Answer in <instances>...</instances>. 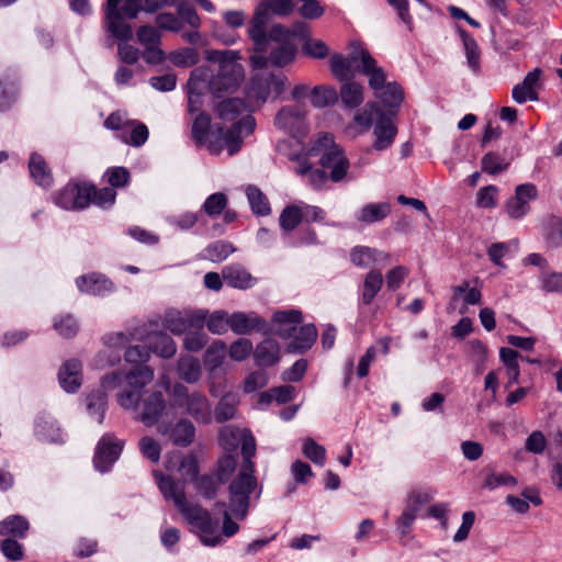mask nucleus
Returning <instances> with one entry per match:
<instances>
[{
    "instance_id": "1",
    "label": "nucleus",
    "mask_w": 562,
    "mask_h": 562,
    "mask_svg": "<svg viewBox=\"0 0 562 562\" xmlns=\"http://www.w3.org/2000/svg\"><path fill=\"white\" fill-rule=\"evenodd\" d=\"M125 361L134 368L128 372L114 371L102 378L104 389H120L116 397L122 408H136L140 390L154 379V370L146 363L150 352L143 346H131L125 351Z\"/></svg>"
},
{
    "instance_id": "2",
    "label": "nucleus",
    "mask_w": 562,
    "mask_h": 562,
    "mask_svg": "<svg viewBox=\"0 0 562 562\" xmlns=\"http://www.w3.org/2000/svg\"><path fill=\"white\" fill-rule=\"evenodd\" d=\"M228 505L216 503L211 514V527H239L238 521H243L251 505L252 497L258 499L261 488L254 473L239 471L236 477L231 482Z\"/></svg>"
},
{
    "instance_id": "3",
    "label": "nucleus",
    "mask_w": 562,
    "mask_h": 562,
    "mask_svg": "<svg viewBox=\"0 0 562 562\" xmlns=\"http://www.w3.org/2000/svg\"><path fill=\"white\" fill-rule=\"evenodd\" d=\"M297 33L282 24H274L266 31L265 46L260 48L252 42L254 53L249 57L251 66L256 69H263L268 65L284 67L292 63L296 55V46L292 38Z\"/></svg>"
},
{
    "instance_id": "4",
    "label": "nucleus",
    "mask_w": 562,
    "mask_h": 562,
    "mask_svg": "<svg viewBox=\"0 0 562 562\" xmlns=\"http://www.w3.org/2000/svg\"><path fill=\"white\" fill-rule=\"evenodd\" d=\"M215 110L222 121L234 122L229 130L225 131L222 126L216 128L218 138L223 139L229 155H234L240 149L243 138L254 132L256 121L249 114V105L239 98L223 100Z\"/></svg>"
},
{
    "instance_id": "5",
    "label": "nucleus",
    "mask_w": 562,
    "mask_h": 562,
    "mask_svg": "<svg viewBox=\"0 0 562 562\" xmlns=\"http://www.w3.org/2000/svg\"><path fill=\"white\" fill-rule=\"evenodd\" d=\"M272 322L279 327L274 333L283 339L293 337L288 345V351L303 353L308 350L317 338V329L313 324H305L297 328L302 322V313L297 310L277 311L272 315Z\"/></svg>"
},
{
    "instance_id": "6",
    "label": "nucleus",
    "mask_w": 562,
    "mask_h": 562,
    "mask_svg": "<svg viewBox=\"0 0 562 562\" xmlns=\"http://www.w3.org/2000/svg\"><path fill=\"white\" fill-rule=\"evenodd\" d=\"M104 11L106 32L120 41H128L133 32L125 20L135 19L139 12H145V2L144 0H106Z\"/></svg>"
},
{
    "instance_id": "7",
    "label": "nucleus",
    "mask_w": 562,
    "mask_h": 562,
    "mask_svg": "<svg viewBox=\"0 0 562 562\" xmlns=\"http://www.w3.org/2000/svg\"><path fill=\"white\" fill-rule=\"evenodd\" d=\"M158 487L166 499H171L187 522L194 527H211V513L201 505L187 501L183 487L171 476L156 473Z\"/></svg>"
},
{
    "instance_id": "8",
    "label": "nucleus",
    "mask_w": 562,
    "mask_h": 562,
    "mask_svg": "<svg viewBox=\"0 0 562 562\" xmlns=\"http://www.w3.org/2000/svg\"><path fill=\"white\" fill-rule=\"evenodd\" d=\"M294 8L295 3L293 0H262L248 25L247 32L251 42H256L257 46L262 48L271 14L282 18L288 16L294 11Z\"/></svg>"
},
{
    "instance_id": "9",
    "label": "nucleus",
    "mask_w": 562,
    "mask_h": 562,
    "mask_svg": "<svg viewBox=\"0 0 562 562\" xmlns=\"http://www.w3.org/2000/svg\"><path fill=\"white\" fill-rule=\"evenodd\" d=\"M311 155H321L319 164L324 169H330L333 182H340L349 169V160L340 146L334 143L330 134H322L310 150Z\"/></svg>"
},
{
    "instance_id": "10",
    "label": "nucleus",
    "mask_w": 562,
    "mask_h": 562,
    "mask_svg": "<svg viewBox=\"0 0 562 562\" xmlns=\"http://www.w3.org/2000/svg\"><path fill=\"white\" fill-rule=\"evenodd\" d=\"M171 394L175 407L184 409V412L198 423H211V404L203 393L198 391L190 393L186 385L176 383L172 387Z\"/></svg>"
},
{
    "instance_id": "11",
    "label": "nucleus",
    "mask_w": 562,
    "mask_h": 562,
    "mask_svg": "<svg viewBox=\"0 0 562 562\" xmlns=\"http://www.w3.org/2000/svg\"><path fill=\"white\" fill-rule=\"evenodd\" d=\"M202 71V76L206 77V88L217 98L222 93L234 91L241 79L240 67L234 61L222 60L218 70L210 79H207L206 71Z\"/></svg>"
},
{
    "instance_id": "12",
    "label": "nucleus",
    "mask_w": 562,
    "mask_h": 562,
    "mask_svg": "<svg viewBox=\"0 0 562 562\" xmlns=\"http://www.w3.org/2000/svg\"><path fill=\"white\" fill-rule=\"evenodd\" d=\"M285 88V77L273 74H257L251 78L248 97L259 103L276 100Z\"/></svg>"
},
{
    "instance_id": "13",
    "label": "nucleus",
    "mask_w": 562,
    "mask_h": 562,
    "mask_svg": "<svg viewBox=\"0 0 562 562\" xmlns=\"http://www.w3.org/2000/svg\"><path fill=\"white\" fill-rule=\"evenodd\" d=\"M87 183L69 182L53 195L54 203L67 211H80L90 205V192Z\"/></svg>"
},
{
    "instance_id": "14",
    "label": "nucleus",
    "mask_w": 562,
    "mask_h": 562,
    "mask_svg": "<svg viewBox=\"0 0 562 562\" xmlns=\"http://www.w3.org/2000/svg\"><path fill=\"white\" fill-rule=\"evenodd\" d=\"M206 321L204 310H183L168 312L165 326L175 335H182L193 329H203Z\"/></svg>"
},
{
    "instance_id": "15",
    "label": "nucleus",
    "mask_w": 562,
    "mask_h": 562,
    "mask_svg": "<svg viewBox=\"0 0 562 562\" xmlns=\"http://www.w3.org/2000/svg\"><path fill=\"white\" fill-rule=\"evenodd\" d=\"M165 408L166 401L160 391H144L142 389L138 405L132 409L138 412L136 416L138 420L146 426H153L158 422Z\"/></svg>"
},
{
    "instance_id": "16",
    "label": "nucleus",
    "mask_w": 562,
    "mask_h": 562,
    "mask_svg": "<svg viewBox=\"0 0 562 562\" xmlns=\"http://www.w3.org/2000/svg\"><path fill=\"white\" fill-rule=\"evenodd\" d=\"M274 125L294 138L307 134L305 111L300 105L283 106L274 117Z\"/></svg>"
},
{
    "instance_id": "17",
    "label": "nucleus",
    "mask_w": 562,
    "mask_h": 562,
    "mask_svg": "<svg viewBox=\"0 0 562 562\" xmlns=\"http://www.w3.org/2000/svg\"><path fill=\"white\" fill-rule=\"evenodd\" d=\"M122 450L123 441L116 439L110 434L102 436L97 445L93 457L95 469L102 473L108 472L112 468L113 463L120 458Z\"/></svg>"
},
{
    "instance_id": "18",
    "label": "nucleus",
    "mask_w": 562,
    "mask_h": 562,
    "mask_svg": "<svg viewBox=\"0 0 562 562\" xmlns=\"http://www.w3.org/2000/svg\"><path fill=\"white\" fill-rule=\"evenodd\" d=\"M211 117L205 112H200L192 124V138L198 145H207L212 153H218L224 146L223 139L218 138L217 132L210 133Z\"/></svg>"
},
{
    "instance_id": "19",
    "label": "nucleus",
    "mask_w": 562,
    "mask_h": 562,
    "mask_svg": "<svg viewBox=\"0 0 562 562\" xmlns=\"http://www.w3.org/2000/svg\"><path fill=\"white\" fill-rule=\"evenodd\" d=\"M538 195V190L532 183L519 184L515 189V195L506 203V212L510 218H521L529 212V202Z\"/></svg>"
},
{
    "instance_id": "20",
    "label": "nucleus",
    "mask_w": 562,
    "mask_h": 562,
    "mask_svg": "<svg viewBox=\"0 0 562 562\" xmlns=\"http://www.w3.org/2000/svg\"><path fill=\"white\" fill-rule=\"evenodd\" d=\"M188 467V473L192 475V481L196 492L205 498L212 499L217 495V488L222 482L215 474L199 475L198 462L195 458L190 457L181 463V468Z\"/></svg>"
},
{
    "instance_id": "21",
    "label": "nucleus",
    "mask_w": 562,
    "mask_h": 562,
    "mask_svg": "<svg viewBox=\"0 0 562 562\" xmlns=\"http://www.w3.org/2000/svg\"><path fill=\"white\" fill-rule=\"evenodd\" d=\"M434 498V493L427 490H413L406 499V507L403 514L398 517V527H411L422 506L428 504Z\"/></svg>"
},
{
    "instance_id": "22",
    "label": "nucleus",
    "mask_w": 562,
    "mask_h": 562,
    "mask_svg": "<svg viewBox=\"0 0 562 562\" xmlns=\"http://www.w3.org/2000/svg\"><path fill=\"white\" fill-rule=\"evenodd\" d=\"M366 49H353L347 57L340 54H334L330 57V69L333 75L344 81L350 80L357 71V66L361 65V55Z\"/></svg>"
},
{
    "instance_id": "23",
    "label": "nucleus",
    "mask_w": 562,
    "mask_h": 562,
    "mask_svg": "<svg viewBox=\"0 0 562 562\" xmlns=\"http://www.w3.org/2000/svg\"><path fill=\"white\" fill-rule=\"evenodd\" d=\"M541 76L542 70L540 68L529 71L520 83L514 86L512 90L514 101L519 104L527 101H537L539 99L537 89L540 88Z\"/></svg>"
},
{
    "instance_id": "24",
    "label": "nucleus",
    "mask_w": 562,
    "mask_h": 562,
    "mask_svg": "<svg viewBox=\"0 0 562 562\" xmlns=\"http://www.w3.org/2000/svg\"><path fill=\"white\" fill-rule=\"evenodd\" d=\"M357 71L369 77V87L374 91V94L387 83L383 68L376 65V60L369 52L362 53L361 65L357 66Z\"/></svg>"
},
{
    "instance_id": "25",
    "label": "nucleus",
    "mask_w": 562,
    "mask_h": 562,
    "mask_svg": "<svg viewBox=\"0 0 562 562\" xmlns=\"http://www.w3.org/2000/svg\"><path fill=\"white\" fill-rule=\"evenodd\" d=\"M82 364L77 359H69L63 363L58 371V381L67 393H75L82 383Z\"/></svg>"
},
{
    "instance_id": "26",
    "label": "nucleus",
    "mask_w": 562,
    "mask_h": 562,
    "mask_svg": "<svg viewBox=\"0 0 562 562\" xmlns=\"http://www.w3.org/2000/svg\"><path fill=\"white\" fill-rule=\"evenodd\" d=\"M396 134L397 127L392 120L385 114H381L374 122L373 135L375 139L372 147L378 151L385 150L394 143Z\"/></svg>"
},
{
    "instance_id": "27",
    "label": "nucleus",
    "mask_w": 562,
    "mask_h": 562,
    "mask_svg": "<svg viewBox=\"0 0 562 562\" xmlns=\"http://www.w3.org/2000/svg\"><path fill=\"white\" fill-rule=\"evenodd\" d=\"M76 284L80 292L91 295H105L114 291L113 282L95 272L77 278Z\"/></svg>"
},
{
    "instance_id": "28",
    "label": "nucleus",
    "mask_w": 562,
    "mask_h": 562,
    "mask_svg": "<svg viewBox=\"0 0 562 562\" xmlns=\"http://www.w3.org/2000/svg\"><path fill=\"white\" fill-rule=\"evenodd\" d=\"M224 282L234 289L247 290L252 288L257 280L239 263H232L222 269Z\"/></svg>"
},
{
    "instance_id": "29",
    "label": "nucleus",
    "mask_w": 562,
    "mask_h": 562,
    "mask_svg": "<svg viewBox=\"0 0 562 562\" xmlns=\"http://www.w3.org/2000/svg\"><path fill=\"white\" fill-rule=\"evenodd\" d=\"M34 432L42 441L52 443L63 441V435L56 419L44 412L40 413L35 418Z\"/></svg>"
},
{
    "instance_id": "30",
    "label": "nucleus",
    "mask_w": 562,
    "mask_h": 562,
    "mask_svg": "<svg viewBox=\"0 0 562 562\" xmlns=\"http://www.w3.org/2000/svg\"><path fill=\"white\" fill-rule=\"evenodd\" d=\"M229 328L238 335L248 334L251 330L266 331L267 324L256 313L236 312L229 316Z\"/></svg>"
},
{
    "instance_id": "31",
    "label": "nucleus",
    "mask_w": 562,
    "mask_h": 562,
    "mask_svg": "<svg viewBox=\"0 0 562 562\" xmlns=\"http://www.w3.org/2000/svg\"><path fill=\"white\" fill-rule=\"evenodd\" d=\"M202 69H194L188 81V111L200 112L203 104V91L206 89V77Z\"/></svg>"
},
{
    "instance_id": "32",
    "label": "nucleus",
    "mask_w": 562,
    "mask_h": 562,
    "mask_svg": "<svg viewBox=\"0 0 562 562\" xmlns=\"http://www.w3.org/2000/svg\"><path fill=\"white\" fill-rule=\"evenodd\" d=\"M304 214L301 211L300 203L286 205L280 213L279 225L282 231V240L291 239L292 233L303 222Z\"/></svg>"
},
{
    "instance_id": "33",
    "label": "nucleus",
    "mask_w": 562,
    "mask_h": 562,
    "mask_svg": "<svg viewBox=\"0 0 562 562\" xmlns=\"http://www.w3.org/2000/svg\"><path fill=\"white\" fill-rule=\"evenodd\" d=\"M390 213L389 202L368 203L356 213L355 217L358 222L369 225L383 221Z\"/></svg>"
},
{
    "instance_id": "34",
    "label": "nucleus",
    "mask_w": 562,
    "mask_h": 562,
    "mask_svg": "<svg viewBox=\"0 0 562 562\" xmlns=\"http://www.w3.org/2000/svg\"><path fill=\"white\" fill-rule=\"evenodd\" d=\"M113 389H104L101 384V389L89 393L86 397V408L88 414L94 418L99 424L103 423L104 414L108 406L106 391Z\"/></svg>"
},
{
    "instance_id": "35",
    "label": "nucleus",
    "mask_w": 562,
    "mask_h": 562,
    "mask_svg": "<svg viewBox=\"0 0 562 562\" xmlns=\"http://www.w3.org/2000/svg\"><path fill=\"white\" fill-rule=\"evenodd\" d=\"M256 363L259 367H270L276 364L280 359L279 344L273 339H265L254 351Z\"/></svg>"
},
{
    "instance_id": "36",
    "label": "nucleus",
    "mask_w": 562,
    "mask_h": 562,
    "mask_svg": "<svg viewBox=\"0 0 562 562\" xmlns=\"http://www.w3.org/2000/svg\"><path fill=\"white\" fill-rule=\"evenodd\" d=\"M29 170L36 184L48 188L53 183V176L43 156L33 153L29 160Z\"/></svg>"
},
{
    "instance_id": "37",
    "label": "nucleus",
    "mask_w": 562,
    "mask_h": 562,
    "mask_svg": "<svg viewBox=\"0 0 562 562\" xmlns=\"http://www.w3.org/2000/svg\"><path fill=\"white\" fill-rule=\"evenodd\" d=\"M148 347L150 351L161 358H171L177 352V346L173 339L164 331H156L148 336Z\"/></svg>"
},
{
    "instance_id": "38",
    "label": "nucleus",
    "mask_w": 562,
    "mask_h": 562,
    "mask_svg": "<svg viewBox=\"0 0 562 562\" xmlns=\"http://www.w3.org/2000/svg\"><path fill=\"white\" fill-rule=\"evenodd\" d=\"M148 128L144 123L130 121L124 124L121 138L124 143L139 147L148 139Z\"/></svg>"
},
{
    "instance_id": "39",
    "label": "nucleus",
    "mask_w": 562,
    "mask_h": 562,
    "mask_svg": "<svg viewBox=\"0 0 562 562\" xmlns=\"http://www.w3.org/2000/svg\"><path fill=\"white\" fill-rule=\"evenodd\" d=\"M177 372L179 378L187 383H195L202 375L199 359L192 356H181L178 360Z\"/></svg>"
},
{
    "instance_id": "40",
    "label": "nucleus",
    "mask_w": 562,
    "mask_h": 562,
    "mask_svg": "<svg viewBox=\"0 0 562 562\" xmlns=\"http://www.w3.org/2000/svg\"><path fill=\"white\" fill-rule=\"evenodd\" d=\"M383 285V276L380 270H371L367 273L362 292H361V302L364 305H370L376 294L380 292L381 288Z\"/></svg>"
},
{
    "instance_id": "41",
    "label": "nucleus",
    "mask_w": 562,
    "mask_h": 562,
    "mask_svg": "<svg viewBox=\"0 0 562 562\" xmlns=\"http://www.w3.org/2000/svg\"><path fill=\"white\" fill-rule=\"evenodd\" d=\"M458 32L463 43L468 66L473 72L476 74L480 70L481 57L479 45L474 37L465 30L459 27Z\"/></svg>"
},
{
    "instance_id": "42",
    "label": "nucleus",
    "mask_w": 562,
    "mask_h": 562,
    "mask_svg": "<svg viewBox=\"0 0 562 562\" xmlns=\"http://www.w3.org/2000/svg\"><path fill=\"white\" fill-rule=\"evenodd\" d=\"M247 200L251 211L259 216H267L271 213V207L266 194L256 186L250 184L246 189Z\"/></svg>"
},
{
    "instance_id": "43",
    "label": "nucleus",
    "mask_w": 562,
    "mask_h": 562,
    "mask_svg": "<svg viewBox=\"0 0 562 562\" xmlns=\"http://www.w3.org/2000/svg\"><path fill=\"white\" fill-rule=\"evenodd\" d=\"M195 436V428L188 419H180L170 431L171 441L179 447L189 446Z\"/></svg>"
},
{
    "instance_id": "44",
    "label": "nucleus",
    "mask_w": 562,
    "mask_h": 562,
    "mask_svg": "<svg viewBox=\"0 0 562 562\" xmlns=\"http://www.w3.org/2000/svg\"><path fill=\"white\" fill-rule=\"evenodd\" d=\"M13 538L0 542L1 552L12 561H21L24 557L23 547L14 538H24V529H10Z\"/></svg>"
},
{
    "instance_id": "45",
    "label": "nucleus",
    "mask_w": 562,
    "mask_h": 562,
    "mask_svg": "<svg viewBox=\"0 0 562 562\" xmlns=\"http://www.w3.org/2000/svg\"><path fill=\"white\" fill-rule=\"evenodd\" d=\"M543 237L549 247L558 248L562 246V218L549 216L543 225Z\"/></svg>"
},
{
    "instance_id": "46",
    "label": "nucleus",
    "mask_w": 562,
    "mask_h": 562,
    "mask_svg": "<svg viewBox=\"0 0 562 562\" xmlns=\"http://www.w3.org/2000/svg\"><path fill=\"white\" fill-rule=\"evenodd\" d=\"M339 95L347 108H358L363 101V87L355 81L346 82L341 86Z\"/></svg>"
},
{
    "instance_id": "47",
    "label": "nucleus",
    "mask_w": 562,
    "mask_h": 562,
    "mask_svg": "<svg viewBox=\"0 0 562 562\" xmlns=\"http://www.w3.org/2000/svg\"><path fill=\"white\" fill-rule=\"evenodd\" d=\"M387 108H400L404 99L402 87L396 82H387L376 94H374Z\"/></svg>"
},
{
    "instance_id": "48",
    "label": "nucleus",
    "mask_w": 562,
    "mask_h": 562,
    "mask_svg": "<svg viewBox=\"0 0 562 562\" xmlns=\"http://www.w3.org/2000/svg\"><path fill=\"white\" fill-rule=\"evenodd\" d=\"M202 544L215 547L224 539L233 537L238 529H193Z\"/></svg>"
},
{
    "instance_id": "49",
    "label": "nucleus",
    "mask_w": 562,
    "mask_h": 562,
    "mask_svg": "<svg viewBox=\"0 0 562 562\" xmlns=\"http://www.w3.org/2000/svg\"><path fill=\"white\" fill-rule=\"evenodd\" d=\"M238 398L234 394L224 395L217 403L214 414L217 423H224L235 417Z\"/></svg>"
},
{
    "instance_id": "50",
    "label": "nucleus",
    "mask_w": 562,
    "mask_h": 562,
    "mask_svg": "<svg viewBox=\"0 0 562 562\" xmlns=\"http://www.w3.org/2000/svg\"><path fill=\"white\" fill-rule=\"evenodd\" d=\"M338 93L336 89L325 86H316L311 92V103L318 109L336 103Z\"/></svg>"
},
{
    "instance_id": "51",
    "label": "nucleus",
    "mask_w": 562,
    "mask_h": 562,
    "mask_svg": "<svg viewBox=\"0 0 562 562\" xmlns=\"http://www.w3.org/2000/svg\"><path fill=\"white\" fill-rule=\"evenodd\" d=\"M234 251L235 248L229 241L216 240L206 246L204 249V258L213 262H221Z\"/></svg>"
},
{
    "instance_id": "52",
    "label": "nucleus",
    "mask_w": 562,
    "mask_h": 562,
    "mask_svg": "<svg viewBox=\"0 0 562 562\" xmlns=\"http://www.w3.org/2000/svg\"><path fill=\"white\" fill-rule=\"evenodd\" d=\"M226 353V345L222 340L212 342L205 351L204 363L211 370L220 368Z\"/></svg>"
},
{
    "instance_id": "53",
    "label": "nucleus",
    "mask_w": 562,
    "mask_h": 562,
    "mask_svg": "<svg viewBox=\"0 0 562 562\" xmlns=\"http://www.w3.org/2000/svg\"><path fill=\"white\" fill-rule=\"evenodd\" d=\"M53 328L64 338H72L79 330L78 321L71 314L60 315L54 318Z\"/></svg>"
},
{
    "instance_id": "54",
    "label": "nucleus",
    "mask_w": 562,
    "mask_h": 562,
    "mask_svg": "<svg viewBox=\"0 0 562 562\" xmlns=\"http://www.w3.org/2000/svg\"><path fill=\"white\" fill-rule=\"evenodd\" d=\"M508 166L509 162L495 151H488L481 160L482 171L488 175H498L505 171Z\"/></svg>"
},
{
    "instance_id": "55",
    "label": "nucleus",
    "mask_w": 562,
    "mask_h": 562,
    "mask_svg": "<svg viewBox=\"0 0 562 562\" xmlns=\"http://www.w3.org/2000/svg\"><path fill=\"white\" fill-rule=\"evenodd\" d=\"M87 188H92L90 192V203L95 204L102 209L111 207L116 198V192L113 188L97 189L93 184L87 183Z\"/></svg>"
},
{
    "instance_id": "56",
    "label": "nucleus",
    "mask_w": 562,
    "mask_h": 562,
    "mask_svg": "<svg viewBox=\"0 0 562 562\" xmlns=\"http://www.w3.org/2000/svg\"><path fill=\"white\" fill-rule=\"evenodd\" d=\"M256 453V442L255 438L250 434L241 435V456L244 459L240 471L244 472H255V464L251 461V458Z\"/></svg>"
},
{
    "instance_id": "57",
    "label": "nucleus",
    "mask_w": 562,
    "mask_h": 562,
    "mask_svg": "<svg viewBox=\"0 0 562 562\" xmlns=\"http://www.w3.org/2000/svg\"><path fill=\"white\" fill-rule=\"evenodd\" d=\"M453 300H457L459 296L463 295V301L467 305H475L479 304L482 300V293L476 288H470L469 281H463L459 285L452 286Z\"/></svg>"
},
{
    "instance_id": "58",
    "label": "nucleus",
    "mask_w": 562,
    "mask_h": 562,
    "mask_svg": "<svg viewBox=\"0 0 562 562\" xmlns=\"http://www.w3.org/2000/svg\"><path fill=\"white\" fill-rule=\"evenodd\" d=\"M205 325L212 334H225L229 328V315L224 311H215L206 316Z\"/></svg>"
},
{
    "instance_id": "59",
    "label": "nucleus",
    "mask_w": 562,
    "mask_h": 562,
    "mask_svg": "<svg viewBox=\"0 0 562 562\" xmlns=\"http://www.w3.org/2000/svg\"><path fill=\"white\" fill-rule=\"evenodd\" d=\"M227 196L222 192H216L206 198L202 210L211 217L218 216L227 205Z\"/></svg>"
},
{
    "instance_id": "60",
    "label": "nucleus",
    "mask_w": 562,
    "mask_h": 562,
    "mask_svg": "<svg viewBox=\"0 0 562 562\" xmlns=\"http://www.w3.org/2000/svg\"><path fill=\"white\" fill-rule=\"evenodd\" d=\"M283 243L289 247H300L316 245L318 244V239L315 231L312 227L306 226L297 231L295 236L291 235V239H286Z\"/></svg>"
},
{
    "instance_id": "61",
    "label": "nucleus",
    "mask_w": 562,
    "mask_h": 562,
    "mask_svg": "<svg viewBox=\"0 0 562 562\" xmlns=\"http://www.w3.org/2000/svg\"><path fill=\"white\" fill-rule=\"evenodd\" d=\"M207 341L209 337L203 329H193L186 333L183 345L188 351L198 352L206 346Z\"/></svg>"
},
{
    "instance_id": "62",
    "label": "nucleus",
    "mask_w": 562,
    "mask_h": 562,
    "mask_svg": "<svg viewBox=\"0 0 562 562\" xmlns=\"http://www.w3.org/2000/svg\"><path fill=\"white\" fill-rule=\"evenodd\" d=\"M375 255V248L367 246H356L350 251V260L355 266L368 268L372 265V258Z\"/></svg>"
},
{
    "instance_id": "63",
    "label": "nucleus",
    "mask_w": 562,
    "mask_h": 562,
    "mask_svg": "<svg viewBox=\"0 0 562 562\" xmlns=\"http://www.w3.org/2000/svg\"><path fill=\"white\" fill-rule=\"evenodd\" d=\"M303 453L315 464L323 465L326 460V450L323 446L318 445L314 439L308 438L304 441Z\"/></svg>"
},
{
    "instance_id": "64",
    "label": "nucleus",
    "mask_w": 562,
    "mask_h": 562,
    "mask_svg": "<svg viewBox=\"0 0 562 562\" xmlns=\"http://www.w3.org/2000/svg\"><path fill=\"white\" fill-rule=\"evenodd\" d=\"M381 114L384 113L376 103H367L363 111L355 115V121L359 125L368 128L373 124L375 119L378 120L380 117Z\"/></svg>"
}]
</instances>
